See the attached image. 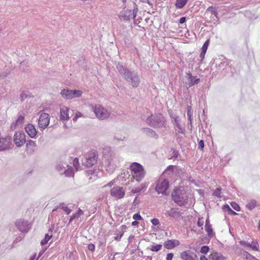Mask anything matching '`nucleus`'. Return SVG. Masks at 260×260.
I'll return each mask as SVG.
<instances>
[{"mask_svg":"<svg viewBox=\"0 0 260 260\" xmlns=\"http://www.w3.org/2000/svg\"><path fill=\"white\" fill-rule=\"evenodd\" d=\"M52 235H49L48 234H46L44 238L41 241V244L44 245L48 243L49 240L52 238Z\"/></svg>","mask_w":260,"mask_h":260,"instance_id":"obj_31","label":"nucleus"},{"mask_svg":"<svg viewBox=\"0 0 260 260\" xmlns=\"http://www.w3.org/2000/svg\"><path fill=\"white\" fill-rule=\"evenodd\" d=\"M133 177L138 182H140L144 177L146 172L143 166L138 162H133L129 167Z\"/></svg>","mask_w":260,"mask_h":260,"instance_id":"obj_3","label":"nucleus"},{"mask_svg":"<svg viewBox=\"0 0 260 260\" xmlns=\"http://www.w3.org/2000/svg\"><path fill=\"white\" fill-rule=\"evenodd\" d=\"M66 176L69 177L71 176L73 174V172L72 170L67 169L66 168L63 172Z\"/></svg>","mask_w":260,"mask_h":260,"instance_id":"obj_45","label":"nucleus"},{"mask_svg":"<svg viewBox=\"0 0 260 260\" xmlns=\"http://www.w3.org/2000/svg\"><path fill=\"white\" fill-rule=\"evenodd\" d=\"M26 147L29 151L34 152L36 150L37 145L35 141L29 140L26 142Z\"/></svg>","mask_w":260,"mask_h":260,"instance_id":"obj_23","label":"nucleus"},{"mask_svg":"<svg viewBox=\"0 0 260 260\" xmlns=\"http://www.w3.org/2000/svg\"><path fill=\"white\" fill-rule=\"evenodd\" d=\"M173 255L174 254L173 253H168L166 257V260H172Z\"/></svg>","mask_w":260,"mask_h":260,"instance_id":"obj_54","label":"nucleus"},{"mask_svg":"<svg viewBox=\"0 0 260 260\" xmlns=\"http://www.w3.org/2000/svg\"><path fill=\"white\" fill-rule=\"evenodd\" d=\"M79 217L78 214L74 213L70 218L69 224H70L74 219L75 218H78Z\"/></svg>","mask_w":260,"mask_h":260,"instance_id":"obj_46","label":"nucleus"},{"mask_svg":"<svg viewBox=\"0 0 260 260\" xmlns=\"http://www.w3.org/2000/svg\"><path fill=\"white\" fill-rule=\"evenodd\" d=\"M72 90L69 89H63L61 91L60 94L62 98L67 100L72 99Z\"/></svg>","mask_w":260,"mask_h":260,"instance_id":"obj_22","label":"nucleus"},{"mask_svg":"<svg viewBox=\"0 0 260 260\" xmlns=\"http://www.w3.org/2000/svg\"><path fill=\"white\" fill-rule=\"evenodd\" d=\"M29 225V222L23 219H18L15 222V226L17 228L18 230L23 233H27L29 231L30 228Z\"/></svg>","mask_w":260,"mask_h":260,"instance_id":"obj_10","label":"nucleus"},{"mask_svg":"<svg viewBox=\"0 0 260 260\" xmlns=\"http://www.w3.org/2000/svg\"><path fill=\"white\" fill-rule=\"evenodd\" d=\"M142 131L148 137L153 138L155 139H157L158 138V135L157 134V133L154 131L150 128H142Z\"/></svg>","mask_w":260,"mask_h":260,"instance_id":"obj_20","label":"nucleus"},{"mask_svg":"<svg viewBox=\"0 0 260 260\" xmlns=\"http://www.w3.org/2000/svg\"><path fill=\"white\" fill-rule=\"evenodd\" d=\"M174 128L175 129V131L176 132L177 134H185V129L184 127L182 126V125L181 124L179 119H175V123H174Z\"/></svg>","mask_w":260,"mask_h":260,"instance_id":"obj_19","label":"nucleus"},{"mask_svg":"<svg viewBox=\"0 0 260 260\" xmlns=\"http://www.w3.org/2000/svg\"><path fill=\"white\" fill-rule=\"evenodd\" d=\"M210 42L209 39L207 40L202 47V51L206 52Z\"/></svg>","mask_w":260,"mask_h":260,"instance_id":"obj_38","label":"nucleus"},{"mask_svg":"<svg viewBox=\"0 0 260 260\" xmlns=\"http://www.w3.org/2000/svg\"><path fill=\"white\" fill-rule=\"evenodd\" d=\"M198 223V225L199 227H202L203 225L204 221H201V219L199 218L198 221V223Z\"/></svg>","mask_w":260,"mask_h":260,"instance_id":"obj_61","label":"nucleus"},{"mask_svg":"<svg viewBox=\"0 0 260 260\" xmlns=\"http://www.w3.org/2000/svg\"><path fill=\"white\" fill-rule=\"evenodd\" d=\"M162 248L161 244H153L151 246L150 250L152 251L157 252L159 251Z\"/></svg>","mask_w":260,"mask_h":260,"instance_id":"obj_34","label":"nucleus"},{"mask_svg":"<svg viewBox=\"0 0 260 260\" xmlns=\"http://www.w3.org/2000/svg\"><path fill=\"white\" fill-rule=\"evenodd\" d=\"M64 203H61L59 205V208L63 210L64 211H65L67 214H69L71 212L72 210L67 207L64 206Z\"/></svg>","mask_w":260,"mask_h":260,"instance_id":"obj_32","label":"nucleus"},{"mask_svg":"<svg viewBox=\"0 0 260 260\" xmlns=\"http://www.w3.org/2000/svg\"><path fill=\"white\" fill-rule=\"evenodd\" d=\"M204 147V141L201 140L199 141L198 144V149L203 150Z\"/></svg>","mask_w":260,"mask_h":260,"instance_id":"obj_47","label":"nucleus"},{"mask_svg":"<svg viewBox=\"0 0 260 260\" xmlns=\"http://www.w3.org/2000/svg\"><path fill=\"white\" fill-rule=\"evenodd\" d=\"M209 250V248L207 246H203L201 247V252L202 253L206 254Z\"/></svg>","mask_w":260,"mask_h":260,"instance_id":"obj_43","label":"nucleus"},{"mask_svg":"<svg viewBox=\"0 0 260 260\" xmlns=\"http://www.w3.org/2000/svg\"><path fill=\"white\" fill-rule=\"evenodd\" d=\"M180 244L179 240L176 239L168 240L164 243V246L168 249H172Z\"/></svg>","mask_w":260,"mask_h":260,"instance_id":"obj_16","label":"nucleus"},{"mask_svg":"<svg viewBox=\"0 0 260 260\" xmlns=\"http://www.w3.org/2000/svg\"><path fill=\"white\" fill-rule=\"evenodd\" d=\"M82 91L80 90H72V99L75 98H79L82 95Z\"/></svg>","mask_w":260,"mask_h":260,"instance_id":"obj_30","label":"nucleus"},{"mask_svg":"<svg viewBox=\"0 0 260 260\" xmlns=\"http://www.w3.org/2000/svg\"><path fill=\"white\" fill-rule=\"evenodd\" d=\"M205 231L207 233L208 236L210 237H213V234L211 224L205 225Z\"/></svg>","mask_w":260,"mask_h":260,"instance_id":"obj_29","label":"nucleus"},{"mask_svg":"<svg viewBox=\"0 0 260 260\" xmlns=\"http://www.w3.org/2000/svg\"><path fill=\"white\" fill-rule=\"evenodd\" d=\"M49 122V115L46 113H41L38 120L39 127L43 130L45 129L48 126Z\"/></svg>","mask_w":260,"mask_h":260,"instance_id":"obj_11","label":"nucleus"},{"mask_svg":"<svg viewBox=\"0 0 260 260\" xmlns=\"http://www.w3.org/2000/svg\"><path fill=\"white\" fill-rule=\"evenodd\" d=\"M245 256L247 260H253L255 258L254 256L250 254L247 251H245Z\"/></svg>","mask_w":260,"mask_h":260,"instance_id":"obj_41","label":"nucleus"},{"mask_svg":"<svg viewBox=\"0 0 260 260\" xmlns=\"http://www.w3.org/2000/svg\"><path fill=\"white\" fill-rule=\"evenodd\" d=\"M25 134L24 132H16L14 136V142L18 147L22 146L26 142Z\"/></svg>","mask_w":260,"mask_h":260,"instance_id":"obj_9","label":"nucleus"},{"mask_svg":"<svg viewBox=\"0 0 260 260\" xmlns=\"http://www.w3.org/2000/svg\"><path fill=\"white\" fill-rule=\"evenodd\" d=\"M69 166L66 163H59L56 166V169L57 171L62 174L64 169L68 168Z\"/></svg>","mask_w":260,"mask_h":260,"instance_id":"obj_25","label":"nucleus"},{"mask_svg":"<svg viewBox=\"0 0 260 260\" xmlns=\"http://www.w3.org/2000/svg\"><path fill=\"white\" fill-rule=\"evenodd\" d=\"M165 215L177 221H179L182 217V213L175 208H171L170 210L166 211Z\"/></svg>","mask_w":260,"mask_h":260,"instance_id":"obj_14","label":"nucleus"},{"mask_svg":"<svg viewBox=\"0 0 260 260\" xmlns=\"http://www.w3.org/2000/svg\"><path fill=\"white\" fill-rule=\"evenodd\" d=\"M186 21V18L185 17H182L181 18H180V20H179V22L180 23H183L185 22Z\"/></svg>","mask_w":260,"mask_h":260,"instance_id":"obj_64","label":"nucleus"},{"mask_svg":"<svg viewBox=\"0 0 260 260\" xmlns=\"http://www.w3.org/2000/svg\"><path fill=\"white\" fill-rule=\"evenodd\" d=\"M12 145V139L10 136L0 138V151L10 149Z\"/></svg>","mask_w":260,"mask_h":260,"instance_id":"obj_13","label":"nucleus"},{"mask_svg":"<svg viewBox=\"0 0 260 260\" xmlns=\"http://www.w3.org/2000/svg\"><path fill=\"white\" fill-rule=\"evenodd\" d=\"M123 235V233L122 232H120L119 233V234L117 235V236H116L114 237V239L116 241H119L120 240L121 237H122Z\"/></svg>","mask_w":260,"mask_h":260,"instance_id":"obj_53","label":"nucleus"},{"mask_svg":"<svg viewBox=\"0 0 260 260\" xmlns=\"http://www.w3.org/2000/svg\"><path fill=\"white\" fill-rule=\"evenodd\" d=\"M208 10L211 11L213 14H216V13H217L216 12L215 9L212 6L209 7L208 8Z\"/></svg>","mask_w":260,"mask_h":260,"instance_id":"obj_56","label":"nucleus"},{"mask_svg":"<svg viewBox=\"0 0 260 260\" xmlns=\"http://www.w3.org/2000/svg\"><path fill=\"white\" fill-rule=\"evenodd\" d=\"M19 127H20L19 125L16 122H14L11 125L10 131H13Z\"/></svg>","mask_w":260,"mask_h":260,"instance_id":"obj_44","label":"nucleus"},{"mask_svg":"<svg viewBox=\"0 0 260 260\" xmlns=\"http://www.w3.org/2000/svg\"><path fill=\"white\" fill-rule=\"evenodd\" d=\"M94 112L96 117L100 120L106 119L110 115V112L101 106H95L94 108Z\"/></svg>","mask_w":260,"mask_h":260,"instance_id":"obj_8","label":"nucleus"},{"mask_svg":"<svg viewBox=\"0 0 260 260\" xmlns=\"http://www.w3.org/2000/svg\"><path fill=\"white\" fill-rule=\"evenodd\" d=\"M187 0H177L175 6L177 8L181 9L186 4Z\"/></svg>","mask_w":260,"mask_h":260,"instance_id":"obj_28","label":"nucleus"},{"mask_svg":"<svg viewBox=\"0 0 260 260\" xmlns=\"http://www.w3.org/2000/svg\"><path fill=\"white\" fill-rule=\"evenodd\" d=\"M231 205L233 207V208L235 210L237 211H239L240 210V206L236 203L233 202L231 203Z\"/></svg>","mask_w":260,"mask_h":260,"instance_id":"obj_40","label":"nucleus"},{"mask_svg":"<svg viewBox=\"0 0 260 260\" xmlns=\"http://www.w3.org/2000/svg\"><path fill=\"white\" fill-rule=\"evenodd\" d=\"M169 187V181L166 179L159 178L156 182L155 190L159 194L166 195Z\"/></svg>","mask_w":260,"mask_h":260,"instance_id":"obj_7","label":"nucleus"},{"mask_svg":"<svg viewBox=\"0 0 260 260\" xmlns=\"http://www.w3.org/2000/svg\"><path fill=\"white\" fill-rule=\"evenodd\" d=\"M223 209L224 210H228L229 211H231V208H230V207L226 204V205H224L223 206Z\"/></svg>","mask_w":260,"mask_h":260,"instance_id":"obj_60","label":"nucleus"},{"mask_svg":"<svg viewBox=\"0 0 260 260\" xmlns=\"http://www.w3.org/2000/svg\"><path fill=\"white\" fill-rule=\"evenodd\" d=\"M132 15V11L130 10H125L121 11L118 17L121 20L128 21L131 16Z\"/></svg>","mask_w":260,"mask_h":260,"instance_id":"obj_18","label":"nucleus"},{"mask_svg":"<svg viewBox=\"0 0 260 260\" xmlns=\"http://www.w3.org/2000/svg\"><path fill=\"white\" fill-rule=\"evenodd\" d=\"M239 243L242 245L247 246L248 247L250 245V243L245 241L241 240L239 242Z\"/></svg>","mask_w":260,"mask_h":260,"instance_id":"obj_57","label":"nucleus"},{"mask_svg":"<svg viewBox=\"0 0 260 260\" xmlns=\"http://www.w3.org/2000/svg\"><path fill=\"white\" fill-rule=\"evenodd\" d=\"M145 121L149 126L155 128H160L162 127L166 122L165 117L160 114H151L148 116Z\"/></svg>","mask_w":260,"mask_h":260,"instance_id":"obj_2","label":"nucleus"},{"mask_svg":"<svg viewBox=\"0 0 260 260\" xmlns=\"http://www.w3.org/2000/svg\"><path fill=\"white\" fill-rule=\"evenodd\" d=\"M210 258L212 260H224L225 257L220 253L215 252L210 255Z\"/></svg>","mask_w":260,"mask_h":260,"instance_id":"obj_26","label":"nucleus"},{"mask_svg":"<svg viewBox=\"0 0 260 260\" xmlns=\"http://www.w3.org/2000/svg\"><path fill=\"white\" fill-rule=\"evenodd\" d=\"M187 115L188 116V120L190 122V123L191 124V115L190 111L188 109L187 112Z\"/></svg>","mask_w":260,"mask_h":260,"instance_id":"obj_58","label":"nucleus"},{"mask_svg":"<svg viewBox=\"0 0 260 260\" xmlns=\"http://www.w3.org/2000/svg\"><path fill=\"white\" fill-rule=\"evenodd\" d=\"M99 154L96 150H92L88 152L82 159V165L90 167L96 164Z\"/></svg>","mask_w":260,"mask_h":260,"instance_id":"obj_6","label":"nucleus"},{"mask_svg":"<svg viewBox=\"0 0 260 260\" xmlns=\"http://www.w3.org/2000/svg\"><path fill=\"white\" fill-rule=\"evenodd\" d=\"M147 186V184L145 183L141 184L140 187H139L140 188H142V190L144 189H145Z\"/></svg>","mask_w":260,"mask_h":260,"instance_id":"obj_62","label":"nucleus"},{"mask_svg":"<svg viewBox=\"0 0 260 260\" xmlns=\"http://www.w3.org/2000/svg\"><path fill=\"white\" fill-rule=\"evenodd\" d=\"M119 164V157L115 155L110 154L106 158V160L105 161V167L107 171L111 174L118 167Z\"/></svg>","mask_w":260,"mask_h":260,"instance_id":"obj_5","label":"nucleus"},{"mask_svg":"<svg viewBox=\"0 0 260 260\" xmlns=\"http://www.w3.org/2000/svg\"><path fill=\"white\" fill-rule=\"evenodd\" d=\"M15 122L19 125L20 127H21L24 122V116L20 115L17 118Z\"/></svg>","mask_w":260,"mask_h":260,"instance_id":"obj_33","label":"nucleus"},{"mask_svg":"<svg viewBox=\"0 0 260 260\" xmlns=\"http://www.w3.org/2000/svg\"><path fill=\"white\" fill-rule=\"evenodd\" d=\"M82 116H83V115L81 114V113H80L79 112H76L75 116L73 119V121H76L78 118L81 117Z\"/></svg>","mask_w":260,"mask_h":260,"instance_id":"obj_50","label":"nucleus"},{"mask_svg":"<svg viewBox=\"0 0 260 260\" xmlns=\"http://www.w3.org/2000/svg\"><path fill=\"white\" fill-rule=\"evenodd\" d=\"M249 247H251L254 250L259 251V244L257 242L252 241L251 244H250Z\"/></svg>","mask_w":260,"mask_h":260,"instance_id":"obj_35","label":"nucleus"},{"mask_svg":"<svg viewBox=\"0 0 260 260\" xmlns=\"http://www.w3.org/2000/svg\"><path fill=\"white\" fill-rule=\"evenodd\" d=\"M172 197L175 203L180 206L184 205L188 199L186 191L180 188L174 190L172 193Z\"/></svg>","mask_w":260,"mask_h":260,"instance_id":"obj_4","label":"nucleus"},{"mask_svg":"<svg viewBox=\"0 0 260 260\" xmlns=\"http://www.w3.org/2000/svg\"><path fill=\"white\" fill-rule=\"evenodd\" d=\"M141 190H142V188H140L139 187H136L135 188H133L132 189L131 192L133 193H136L140 192Z\"/></svg>","mask_w":260,"mask_h":260,"instance_id":"obj_49","label":"nucleus"},{"mask_svg":"<svg viewBox=\"0 0 260 260\" xmlns=\"http://www.w3.org/2000/svg\"><path fill=\"white\" fill-rule=\"evenodd\" d=\"M116 69L125 80L132 87H137L141 82L138 72L125 68L121 63L116 64Z\"/></svg>","mask_w":260,"mask_h":260,"instance_id":"obj_1","label":"nucleus"},{"mask_svg":"<svg viewBox=\"0 0 260 260\" xmlns=\"http://www.w3.org/2000/svg\"><path fill=\"white\" fill-rule=\"evenodd\" d=\"M88 249L91 251H93L94 250V249H95V246L93 244H89L88 245Z\"/></svg>","mask_w":260,"mask_h":260,"instance_id":"obj_55","label":"nucleus"},{"mask_svg":"<svg viewBox=\"0 0 260 260\" xmlns=\"http://www.w3.org/2000/svg\"><path fill=\"white\" fill-rule=\"evenodd\" d=\"M151 222L154 225H157L159 224V221L157 218H153L151 220Z\"/></svg>","mask_w":260,"mask_h":260,"instance_id":"obj_48","label":"nucleus"},{"mask_svg":"<svg viewBox=\"0 0 260 260\" xmlns=\"http://www.w3.org/2000/svg\"><path fill=\"white\" fill-rule=\"evenodd\" d=\"M73 165L74 166V167L76 168V169L77 170H78V166L79 165V160L78 158H75L74 160V161H73Z\"/></svg>","mask_w":260,"mask_h":260,"instance_id":"obj_52","label":"nucleus"},{"mask_svg":"<svg viewBox=\"0 0 260 260\" xmlns=\"http://www.w3.org/2000/svg\"><path fill=\"white\" fill-rule=\"evenodd\" d=\"M25 132L31 138H35L37 134V131L35 126L30 123L28 124L25 127Z\"/></svg>","mask_w":260,"mask_h":260,"instance_id":"obj_17","label":"nucleus"},{"mask_svg":"<svg viewBox=\"0 0 260 260\" xmlns=\"http://www.w3.org/2000/svg\"><path fill=\"white\" fill-rule=\"evenodd\" d=\"M69 108L67 107H63L60 109V119L64 120L69 118Z\"/></svg>","mask_w":260,"mask_h":260,"instance_id":"obj_21","label":"nucleus"},{"mask_svg":"<svg viewBox=\"0 0 260 260\" xmlns=\"http://www.w3.org/2000/svg\"><path fill=\"white\" fill-rule=\"evenodd\" d=\"M221 189L220 188H217L213 193V195L219 198H221L220 193Z\"/></svg>","mask_w":260,"mask_h":260,"instance_id":"obj_37","label":"nucleus"},{"mask_svg":"<svg viewBox=\"0 0 260 260\" xmlns=\"http://www.w3.org/2000/svg\"><path fill=\"white\" fill-rule=\"evenodd\" d=\"M206 53V52L201 51V52L200 55V57L201 58V60L204 59Z\"/></svg>","mask_w":260,"mask_h":260,"instance_id":"obj_59","label":"nucleus"},{"mask_svg":"<svg viewBox=\"0 0 260 260\" xmlns=\"http://www.w3.org/2000/svg\"><path fill=\"white\" fill-rule=\"evenodd\" d=\"M256 202L255 200L251 201L247 205V208L250 210H252L256 205Z\"/></svg>","mask_w":260,"mask_h":260,"instance_id":"obj_36","label":"nucleus"},{"mask_svg":"<svg viewBox=\"0 0 260 260\" xmlns=\"http://www.w3.org/2000/svg\"><path fill=\"white\" fill-rule=\"evenodd\" d=\"M180 257L183 260H198L196 253L190 250H186L181 253Z\"/></svg>","mask_w":260,"mask_h":260,"instance_id":"obj_15","label":"nucleus"},{"mask_svg":"<svg viewBox=\"0 0 260 260\" xmlns=\"http://www.w3.org/2000/svg\"><path fill=\"white\" fill-rule=\"evenodd\" d=\"M32 95L31 94V93L28 91H23L20 95V100L22 102L24 100H25V99H27V98H30L31 97H32Z\"/></svg>","mask_w":260,"mask_h":260,"instance_id":"obj_27","label":"nucleus"},{"mask_svg":"<svg viewBox=\"0 0 260 260\" xmlns=\"http://www.w3.org/2000/svg\"><path fill=\"white\" fill-rule=\"evenodd\" d=\"M171 152H172V158H177L179 155V151L174 148H171Z\"/></svg>","mask_w":260,"mask_h":260,"instance_id":"obj_39","label":"nucleus"},{"mask_svg":"<svg viewBox=\"0 0 260 260\" xmlns=\"http://www.w3.org/2000/svg\"><path fill=\"white\" fill-rule=\"evenodd\" d=\"M135 7L134 8L133 12L132 11V15L133 16V18L134 19H135V18L137 16V12L138 11V9L137 6L135 4Z\"/></svg>","mask_w":260,"mask_h":260,"instance_id":"obj_42","label":"nucleus"},{"mask_svg":"<svg viewBox=\"0 0 260 260\" xmlns=\"http://www.w3.org/2000/svg\"><path fill=\"white\" fill-rule=\"evenodd\" d=\"M188 77L187 79L189 80V82L188 83V86L190 87L195 84H198L200 81V79L197 78L195 80H193L194 77H193L190 73L187 74Z\"/></svg>","mask_w":260,"mask_h":260,"instance_id":"obj_24","label":"nucleus"},{"mask_svg":"<svg viewBox=\"0 0 260 260\" xmlns=\"http://www.w3.org/2000/svg\"><path fill=\"white\" fill-rule=\"evenodd\" d=\"M76 214H78L79 215V216L80 217L81 215H83L84 214V212L83 211L80 209V208L78 209V211L77 213H76Z\"/></svg>","mask_w":260,"mask_h":260,"instance_id":"obj_63","label":"nucleus"},{"mask_svg":"<svg viewBox=\"0 0 260 260\" xmlns=\"http://www.w3.org/2000/svg\"><path fill=\"white\" fill-rule=\"evenodd\" d=\"M110 194L117 200L121 199L125 195V190L121 187L114 186L111 189Z\"/></svg>","mask_w":260,"mask_h":260,"instance_id":"obj_12","label":"nucleus"},{"mask_svg":"<svg viewBox=\"0 0 260 260\" xmlns=\"http://www.w3.org/2000/svg\"><path fill=\"white\" fill-rule=\"evenodd\" d=\"M133 218L135 220H141L142 219V217L141 216V215L139 214V213H136L134 215H133Z\"/></svg>","mask_w":260,"mask_h":260,"instance_id":"obj_51","label":"nucleus"}]
</instances>
